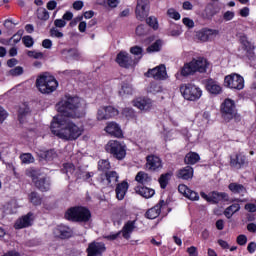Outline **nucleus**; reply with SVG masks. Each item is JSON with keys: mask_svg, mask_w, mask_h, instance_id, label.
Instances as JSON below:
<instances>
[{"mask_svg": "<svg viewBox=\"0 0 256 256\" xmlns=\"http://www.w3.org/2000/svg\"><path fill=\"white\" fill-rule=\"evenodd\" d=\"M82 105L83 100L81 98L71 96H65L56 105V109L60 114L55 116L51 122L50 129L53 135L64 141H76V139H79L83 135L85 128L67 118L81 117V114L77 110L81 109Z\"/></svg>", "mask_w": 256, "mask_h": 256, "instance_id": "f257e3e1", "label": "nucleus"}, {"mask_svg": "<svg viewBox=\"0 0 256 256\" xmlns=\"http://www.w3.org/2000/svg\"><path fill=\"white\" fill-rule=\"evenodd\" d=\"M209 67V61L203 57L192 59L191 62L184 64L181 70V75L187 77L194 73H205Z\"/></svg>", "mask_w": 256, "mask_h": 256, "instance_id": "f03ea898", "label": "nucleus"}, {"mask_svg": "<svg viewBox=\"0 0 256 256\" xmlns=\"http://www.w3.org/2000/svg\"><path fill=\"white\" fill-rule=\"evenodd\" d=\"M36 87L38 91L43 95H49L50 93H53V91L57 90V87H59V83L57 82L55 77L45 73L37 77Z\"/></svg>", "mask_w": 256, "mask_h": 256, "instance_id": "7ed1b4c3", "label": "nucleus"}, {"mask_svg": "<svg viewBox=\"0 0 256 256\" xmlns=\"http://www.w3.org/2000/svg\"><path fill=\"white\" fill-rule=\"evenodd\" d=\"M68 221L76 223H89L91 221V211L83 206L72 207L65 213Z\"/></svg>", "mask_w": 256, "mask_h": 256, "instance_id": "20e7f679", "label": "nucleus"}, {"mask_svg": "<svg viewBox=\"0 0 256 256\" xmlns=\"http://www.w3.org/2000/svg\"><path fill=\"white\" fill-rule=\"evenodd\" d=\"M25 173L27 177L32 179L33 183L40 191H49L51 189V180L49 177L43 176L39 170L28 168Z\"/></svg>", "mask_w": 256, "mask_h": 256, "instance_id": "39448f33", "label": "nucleus"}, {"mask_svg": "<svg viewBox=\"0 0 256 256\" xmlns=\"http://www.w3.org/2000/svg\"><path fill=\"white\" fill-rule=\"evenodd\" d=\"M105 150L115 159H118V161L125 159L127 155V146L125 143L119 142L118 140H110L106 144Z\"/></svg>", "mask_w": 256, "mask_h": 256, "instance_id": "423d86ee", "label": "nucleus"}, {"mask_svg": "<svg viewBox=\"0 0 256 256\" xmlns=\"http://www.w3.org/2000/svg\"><path fill=\"white\" fill-rule=\"evenodd\" d=\"M180 93L186 101H199L203 96V90L193 83L182 84L180 86Z\"/></svg>", "mask_w": 256, "mask_h": 256, "instance_id": "0eeeda50", "label": "nucleus"}, {"mask_svg": "<svg viewBox=\"0 0 256 256\" xmlns=\"http://www.w3.org/2000/svg\"><path fill=\"white\" fill-rule=\"evenodd\" d=\"M220 111L222 114V119H224L226 123H229V121L237 117V108L235 106V101L230 98H226L224 100V102L221 104Z\"/></svg>", "mask_w": 256, "mask_h": 256, "instance_id": "6e6552de", "label": "nucleus"}, {"mask_svg": "<svg viewBox=\"0 0 256 256\" xmlns=\"http://www.w3.org/2000/svg\"><path fill=\"white\" fill-rule=\"evenodd\" d=\"M224 85L225 87H228V89H235L236 91H241V89H244L245 87V79H243V76L232 73L224 78Z\"/></svg>", "mask_w": 256, "mask_h": 256, "instance_id": "1a4fd4ad", "label": "nucleus"}, {"mask_svg": "<svg viewBox=\"0 0 256 256\" xmlns=\"http://www.w3.org/2000/svg\"><path fill=\"white\" fill-rule=\"evenodd\" d=\"M221 35L219 29L213 28H202L200 31L197 32V39L202 41V43H207L211 41H215L217 37Z\"/></svg>", "mask_w": 256, "mask_h": 256, "instance_id": "9d476101", "label": "nucleus"}, {"mask_svg": "<svg viewBox=\"0 0 256 256\" xmlns=\"http://www.w3.org/2000/svg\"><path fill=\"white\" fill-rule=\"evenodd\" d=\"M149 5V0H137L135 13L138 21H145L147 19L149 16Z\"/></svg>", "mask_w": 256, "mask_h": 256, "instance_id": "9b49d317", "label": "nucleus"}, {"mask_svg": "<svg viewBox=\"0 0 256 256\" xmlns=\"http://www.w3.org/2000/svg\"><path fill=\"white\" fill-rule=\"evenodd\" d=\"M119 115V110L115 109L113 106H102L98 109L96 119L98 121H105L111 119V117H117Z\"/></svg>", "mask_w": 256, "mask_h": 256, "instance_id": "f8f14e48", "label": "nucleus"}, {"mask_svg": "<svg viewBox=\"0 0 256 256\" xmlns=\"http://www.w3.org/2000/svg\"><path fill=\"white\" fill-rule=\"evenodd\" d=\"M145 76L152 77L153 79H156V81H165V79H167V68L165 65L161 64L153 69H149Z\"/></svg>", "mask_w": 256, "mask_h": 256, "instance_id": "ddd939ff", "label": "nucleus"}, {"mask_svg": "<svg viewBox=\"0 0 256 256\" xmlns=\"http://www.w3.org/2000/svg\"><path fill=\"white\" fill-rule=\"evenodd\" d=\"M145 167L147 171H161L163 169V160L159 156L149 155L146 157Z\"/></svg>", "mask_w": 256, "mask_h": 256, "instance_id": "4468645a", "label": "nucleus"}, {"mask_svg": "<svg viewBox=\"0 0 256 256\" xmlns=\"http://www.w3.org/2000/svg\"><path fill=\"white\" fill-rule=\"evenodd\" d=\"M116 63L119 64L120 67H124V69H129V67H135V61L129 53L125 51H121L116 56Z\"/></svg>", "mask_w": 256, "mask_h": 256, "instance_id": "2eb2a0df", "label": "nucleus"}, {"mask_svg": "<svg viewBox=\"0 0 256 256\" xmlns=\"http://www.w3.org/2000/svg\"><path fill=\"white\" fill-rule=\"evenodd\" d=\"M248 164L249 160H247V156L243 152H238L230 157V165L234 169H241V167Z\"/></svg>", "mask_w": 256, "mask_h": 256, "instance_id": "dca6fc26", "label": "nucleus"}, {"mask_svg": "<svg viewBox=\"0 0 256 256\" xmlns=\"http://www.w3.org/2000/svg\"><path fill=\"white\" fill-rule=\"evenodd\" d=\"M104 131L111 137H116L117 139H122L123 137V130L121 129V126L117 124V122H108L104 128Z\"/></svg>", "mask_w": 256, "mask_h": 256, "instance_id": "f3484780", "label": "nucleus"}, {"mask_svg": "<svg viewBox=\"0 0 256 256\" xmlns=\"http://www.w3.org/2000/svg\"><path fill=\"white\" fill-rule=\"evenodd\" d=\"M201 197L208 201V203H219V201H227L229 199V196L225 192H212L209 195L201 192Z\"/></svg>", "mask_w": 256, "mask_h": 256, "instance_id": "a211bd4d", "label": "nucleus"}, {"mask_svg": "<svg viewBox=\"0 0 256 256\" xmlns=\"http://www.w3.org/2000/svg\"><path fill=\"white\" fill-rule=\"evenodd\" d=\"M133 106L140 111H151L153 109V100L147 97L137 98L133 101Z\"/></svg>", "mask_w": 256, "mask_h": 256, "instance_id": "6ab92c4d", "label": "nucleus"}, {"mask_svg": "<svg viewBox=\"0 0 256 256\" xmlns=\"http://www.w3.org/2000/svg\"><path fill=\"white\" fill-rule=\"evenodd\" d=\"M105 244L102 242H92L88 245L87 253L88 256H103L105 253Z\"/></svg>", "mask_w": 256, "mask_h": 256, "instance_id": "aec40b11", "label": "nucleus"}, {"mask_svg": "<svg viewBox=\"0 0 256 256\" xmlns=\"http://www.w3.org/2000/svg\"><path fill=\"white\" fill-rule=\"evenodd\" d=\"M54 235L59 239H69L73 237V230L69 226L60 225L54 229Z\"/></svg>", "mask_w": 256, "mask_h": 256, "instance_id": "412c9836", "label": "nucleus"}, {"mask_svg": "<svg viewBox=\"0 0 256 256\" xmlns=\"http://www.w3.org/2000/svg\"><path fill=\"white\" fill-rule=\"evenodd\" d=\"M33 213L29 212L27 215L18 219L14 225L15 229H25V227H31L33 225Z\"/></svg>", "mask_w": 256, "mask_h": 256, "instance_id": "4be33fe9", "label": "nucleus"}, {"mask_svg": "<svg viewBox=\"0 0 256 256\" xmlns=\"http://www.w3.org/2000/svg\"><path fill=\"white\" fill-rule=\"evenodd\" d=\"M63 173H66L68 177H75V179H77V177H83L82 174H79L81 173V168H76L72 163L63 165Z\"/></svg>", "mask_w": 256, "mask_h": 256, "instance_id": "5701e85b", "label": "nucleus"}, {"mask_svg": "<svg viewBox=\"0 0 256 256\" xmlns=\"http://www.w3.org/2000/svg\"><path fill=\"white\" fill-rule=\"evenodd\" d=\"M135 223H136L135 220H131L124 224L122 230L120 231L124 239H127V240L131 239V233L135 231V227H136Z\"/></svg>", "mask_w": 256, "mask_h": 256, "instance_id": "b1692460", "label": "nucleus"}, {"mask_svg": "<svg viewBox=\"0 0 256 256\" xmlns=\"http://www.w3.org/2000/svg\"><path fill=\"white\" fill-rule=\"evenodd\" d=\"M129 190V183L123 181L122 183L117 184L116 186V198L118 201H123L127 191Z\"/></svg>", "mask_w": 256, "mask_h": 256, "instance_id": "393cba45", "label": "nucleus"}, {"mask_svg": "<svg viewBox=\"0 0 256 256\" xmlns=\"http://www.w3.org/2000/svg\"><path fill=\"white\" fill-rule=\"evenodd\" d=\"M60 54L62 59H66L67 61H69V59H79L81 55L77 49H69V48H65L61 50Z\"/></svg>", "mask_w": 256, "mask_h": 256, "instance_id": "a878e982", "label": "nucleus"}, {"mask_svg": "<svg viewBox=\"0 0 256 256\" xmlns=\"http://www.w3.org/2000/svg\"><path fill=\"white\" fill-rule=\"evenodd\" d=\"M228 189L229 191H231V193H234L235 195H245V193H247V189H245V186L239 183H230Z\"/></svg>", "mask_w": 256, "mask_h": 256, "instance_id": "bb28decb", "label": "nucleus"}, {"mask_svg": "<svg viewBox=\"0 0 256 256\" xmlns=\"http://www.w3.org/2000/svg\"><path fill=\"white\" fill-rule=\"evenodd\" d=\"M136 193H138V195H141V197H144V199H151V197L155 195V190L149 187L143 186V187H137Z\"/></svg>", "mask_w": 256, "mask_h": 256, "instance_id": "cd10ccee", "label": "nucleus"}, {"mask_svg": "<svg viewBox=\"0 0 256 256\" xmlns=\"http://www.w3.org/2000/svg\"><path fill=\"white\" fill-rule=\"evenodd\" d=\"M177 176L179 179L189 180L193 178V168L191 166H186L178 171Z\"/></svg>", "mask_w": 256, "mask_h": 256, "instance_id": "c85d7f7f", "label": "nucleus"}, {"mask_svg": "<svg viewBox=\"0 0 256 256\" xmlns=\"http://www.w3.org/2000/svg\"><path fill=\"white\" fill-rule=\"evenodd\" d=\"M206 89L212 95H219L221 92V85L213 80H209L206 84Z\"/></svg>", "mask_w": 256, "mask_h": 256, "instance_id": "c756f323", "label": "nucleus"}, {"mask_svg": "<svg viewBox=\"0 0 256 256\" xmlns=\"http://www.w3.org/2000/svg\"><path fill=\"white\" fill-rule=\"evenodd\" d=\"M162 203H164V202L163 201L160 202L159 204H157L153 208H150L146 212L147 219H157V217H159V215L161 214V205H162Z\"/></svg>", "mask_w": 256, "mask_h": 256, "instance_id": "7c9ffc66", "label": "nucleus"}, {"mask_svg": "<svg viewBox=\"0 0 256 256\" xmlns=\"http://www.w3.org/2000/svg\"><path fill=\"white\" fill-rule=\"evenodd\" d=\"M240 209H241V205L239 203H234L225 209L224 215L227 219H231V217H233L235 213L240 211Z\"/></svg>", "mask_w": 256, "mask_h": 256, "instance_id": "2f4dec72", "label": "nucleus"}, {"mask_svg": "<svg viewBox=\"0 0 256 256\" xmlns=\"http://www.w3.org/2000/svg\"><path fill=\"white\" fill-rule=\"evenodd\" d=\"M106 181L110 187H113L119 181V174L115 171H110L106 173Z\"/></svg>", "mask_w": 256, "mask_h": 256, "instance_id": "473e14b6", "label": "nucleus"}, {"mask_svg": "<svg viewBox=\"0 0 256 256\" xmlns=\"http://www.w3.org/2000/svg\"><path fill=\"white\" fill-rule=\"evenodd\" d=\"M199 159V154L195 152H190L185 156V163H187V165H195V163H197Z\"/></svg>", "mask_w": 256, "mask_h": 256, "instance_id": "72a5a7b5", "label": "nucleus"}, {"mask_svg": "<svg viewBox=\"0 0 256 256\" xmlns=\"http://www.w3.org/2000/svg\"><path fill=\"white\" fill-rule=\"evenodd\" d=\"M133 94V86L129 83H122L121 89L119 90V95L121 97H125V95H132Z\"/></svg>", "mask_w": 256, "mask_h": 256, "instance_id": "f704fd0d", "label": "nucleus"}, {"mask_svg": "<svg viewBox=\"0 0 256 256\" xmlns=\"http://www.w3.org/2000/svg\"><path fill=\"white\" fill-rule=\"evenodd\" d=\"M135 180L143 185L145 183H149L151 181V177L149 174L145 172H138L135 177Z\"/></svg>", "mask_w": 256, "mask_h": 256, "instance_id": "c9c22d12", "label": "nucleus"}, {"mask_svg": "<svg viewBox=\"0 0 256 256\" xmlns=\"http://www.w3.org/2000/svg\"><path fill=\"white\" fill-rule=\"evenodd\" d=\"M161 47H163V42L161 40H157L147 48V53H157L161 51Z\"/></svg>", "mask_w": 256, "mask_h": 256, "instance_id": "e433bc0d", "label": "nucleus"}, {"mask_svg": "<svg viewBox=\"0 0 256 256\" xmlns=\"http://www.w3.org/2000/svg\"><path fill=\"white\" fill-rule=\"evenodd\" d=\"M161 91H163V87L161 86V84L156 82L150 83L148 87V93H153V95H157V93H161Z\"/></svg>", "mask_w": 256, "mask_h": 256, "instance_id": "4c0bfd02", "label": "nucleus"}, {"mask_svg": "<svg viewBox=\"0 0 256 256\" xmlns=\"http://www.w3.org/2000/svg\"><path fill=\"white\" fill-rule=\"evenodd\" d=\"M20 159L25 165L35 163V158L33 157V155H31V153H24L20 155Z\"/></svg>", "mask_w": 256, "mask_h": 256, "instance_id": "58836bf2", "label": "nucleus"}, {"mask_svg": "<svg viewBox=\"0 0 256 256\" xmlns=\"http://www.w3.org/2000/svg\"><path fill=\"white\" fill-rule=\"evenodd\" d=\"M170 178H171V174H169V173L162 174L160 176L159 183H160L161 189H165V187H167V184L169 183Z\"/></svg>", "mask_w": 256, "mask_h": 256, "instance_id": "ea45409f", "label": "nucleus"}, {"mask_svg": "<svg viewBox=\"0 0 256 256\" xmlns=\"http://www.w3.org/2000/svg\"><path fill=\"white\" fill-rule=\"evenodd\" d=\"M37 17L41 19V21H47L49 19V12L45 8H40L37 11Z\"/></svg>", "mask_w": 256, "mask_h": 256, "instance_id": "a19ab883", "label": "nucleus"}, {"mask_svg": "<svg viewBox=\"0 0 256 256\" xmlns=\"http://www.w3.org/2000/svg\"><path fill=\"white\" fill-rule=\"evenodd\" d=\"M99 5L110 7V9H115L119 5V0H104V2H100Z\"/></svg>", "mask_w": 256, "mask_h": 256, "instance_id": "79ce46f5", "label": "nucleus"}, {"mask_svg": "<svg viewBox=\"0 0 256 256\" xmlns=\"http://www.w3.org/2000/svg\"><path fill=\"white\" fill-rule=\"evenodd\" d=\"M167 15L170 17V19H174L175 21H179V19H181V14L174 8H169L167 10Z\"/></svg>", "mask_w": 256, "mask_h": 256, "instance_id": "37998d69", "label": "nucleus"}, {"mask_svg": "<svg viewBox=\"0 0 256 256\" xmlns=\"http://www.w3.org/2000/svg\"><path fill=\"white\" fill-rule=\"evenodd\" d=\"M98 169L100 171H109L111 169V163H109V160H100L98 162Z\"/></svg>", "mask_w": 256, "mask_h": 256, "instance_id": "c03bdc74", "label": "nucleus"}, {"mask_svg": "<svg viewBox=\"0 0 256 256\" xmlns=\"http://www.w3.org/2000/svg\"><path fill=\"white\" fill-rule=\"evenodd\" d=\"M146 23L155 31L156 29H159V22L157 21V18H155L154 16H150L148 19H146Z\"/></svg>", "mask_w": 256, "mask_h": 256, "instance_id": "a18cd8bd", "label": "nucleus"}, {"mask_svg": "<svg viewBox=\"0 0 256 256\" xmlns=\"http://www.w3.org/2000/svg\"><path fill=\"white\" fill-rule=\"evenodd\" d=\"M29 200L33 205H41V197H39L36 192L30 193Z\"/></svg>", "mask_w": 256, "mask_h": 256, "instance_id": "49530a36", "label": "nucleus"}, {"mask_svg": "<svg viewBox=\"0 0 256 256\" xmlns=\"http://www.w3.org/2000/svg\"><path fill=\"white\" fill-rule=\"evenodd\" d=\"M130 53H132V55L140 56L139 59H141V57H143V48L140 46H133L130 48Z\"/></svg>", "mask_w": 256, "mask_h": 256, "instance_id": "de8ad7c7", "label": "nucleus"}, {"mask_svg": "<svg viewBox=\"0 0 256 256\" xmlns=\"http://www.w3.org/2000/svg\"><path fill=\"white\" fill-rule=\"evenodd\" d=\"M9 75L12 77H17L19 75H23V67L17 66L9 71Z\"/></svg>", "mask_w": 256, "mask_h": 256, "instance_id": "09e8293b", "label": "nucleus"}, {"mask_svg": "<svg viewBox=\"0 0 256 256\" xmlns=\"http://www.w3.org/2000/svg\"><path fill=\"white\" fill-rule=\"evenodd\" d=\"M136 35H138L139 37H141L143 35H147V27L143 24L137 26Z\"/></svg>", "mask_w": 256, "mask_h": 256, "instance_id": "8fccbe9b", "label": "nucleus"}, {"mask_svg": "<svg viewBox=\"0 0 256 256\" xmlns=\"http://www.w3.org/2000/svg\"><path fill=\"white\" fill-rule=\"evenodd\" d=\"M79 175H82L83 177H77L76 179H83L84 181H89V179H91V177H93L92 172H86L83 170H80Z\"/></svg>", "mask_w": 256, "mask_h": 256, "instance_id": "3c124183", "label": "nucleus"}, {"mask_svg": "<svg viewBox=\"0 0 256 256\" xmlns=\"http://www.w3.org/2000/svg\"><path fill=\"white\" fill-rule=\"evenodd\" d=\"M187 199H190V201H199V194L193 190H189V192L186 195Z\"/></svg>", "mask_w": 256, "mask_h": 256, "instance_id": "603ef678", "label": "nucleus"}, {"mask_svg": "<svg viewBox=\"0 0 256 256\" xmlns=\"http://www.w3.org/2000/svg\"><path fill=\"white\" fill-rule=\"evenodd\" d=\"M23 38V30H19L16 34L13 35L11 38V41H13L14 44L19 43L21 39Z\"/></svg>", "mask_w": 256, "mask_h": 256, "instance_id": "864d4df0", "label": "nucleus"}, {"mask_svg": "<svg viewBox=\"0 0 256 256\" xmlns=\"http://www.w3.org/2000/svg\"><path fill=\"white\" fill-rule=\"evenodd\" d=\"M50 35L51 37H56V39H62V37L64 36L63 32L59 31L57 28H52L50 30Z\"/></svg>", "mask_w": 256, "mask_h": 256, "instance_id": "5fc2aeb1", "label": "nucleus"}, {"mask_svg": "<svg viewBox=\"0 0 256 256\" xmlns=\"http://www.w3.org/2000/svg\"><path fill=\"white\" fill-rule=\"evenodd\" d=\"M22 41H23V43H24V45H25V47H31L32 45H34V41H33V37H31V36H24L23 38H22Z\"/></svg>", "mask_w": 256, "mask_h": 256, "instance_id": "6e6d98bb", "label": "nucleus"}, {"mask_svg": "<svg viewBox=\"0 0 256 256\" xmlns=\"http://www.w3.org/2000/svg\"><path fill=\"white\" fill-rule=\"evenodd\" d=\"M28 57H32L33 59H43V53L37 51H28Z\"/></svg>", "mask_w": 256, "mask_h": 256, "instance_id": "4d7b16f0", "label": "nucleus"}, {"mask_svg": "<svg viewBox=\"0 0 256 256\" xmlns=\"http://www.w3.org/2000/svg\"><path fill=\"white\" fill-rule=\"evenodd\" d=\"M182 22L188 29H193L195 27V22L191 18H183Z\"/></svg>", "mask_w": 256, "mask_h": 256, "instance_id": "13d9d810", "label": "nucleus"}, {"mask_svg": "<svg viewBox=\"0 0 256 256\" xmlns=\"http://www.w3.org/2000/svg\"><path fill=\"white\" fill-rule=\"evenodd\" d=\"M44 157L47 161H51V159H55V157H57V153L55 150H48L45 152Z\"/></svg>", "mask_w": 256, "mask_h": 256, "instance_id": "bf43d9fd", "label": "nucleus"}, {"mask_svg": "<svg viewBox=\"0 0 256 256\" xmlns=\"http://www.w3.org/2000/svg\"><path fill=\"white\" fill-rule=\"evenodd\" d=\"M236 243L238 245H247V236L244 234H240L237 238H236Z\"/></svg>", "mask_w": 256, "mask_h": 256, "instance_id": "052dcab7", "label": "nucleus"}, {"mask_svg": "<svg viewBox=\"0 0 256 256\" xmlns=\"http://www.w3.org/2000/svg\"><path fill=\"white\" fill-rule=\"evenodd\" d=\"M178 191H179V193L184 195V197H187V194L189 193L190 189H189V187H187V185L181 184L178 186Z\"/></svg>", "mask_w": 256, "mask_h": 256, "instance_id": "680f3d73", "label": "nucleus"}, {"mask_svg": "<svg viewBox=\"0 0 256 256\" xmlns=\"http://www.w3.org/2000/svg\"><path fill=\"white\" fill-rule=\"evenodd\" d=\"M54 25L58 29H63V27H65L67 25V22L63 18L62 19H56L54 21Z\"/></svg>", "mask_w": 256, "mask_h": 256, "instance_id": "e2e57ef3", "label": "nucleus"}, {"mask_svg": "<svg viewBox=\"0 0 256 256\" xmlns=\"http://www.w3.org/2000/svg\"><path fill=\"white\" fill-rule=\"evenodd\" d=\"M120 235V231L117 233H110L109 235L104 236V239H107L108 241H115V239H118Z\"/></svg>", "mask_w": 256, "mask_h": 256, "instance_id": "0e129e2a", "label": "nucleus"}, {"mask_svg": "<svg viewBox=\"0 0 256 256\" xmlns=\"http://www.w3.org/2000/svg\"><path fill=\"white\" fill-rule=\"evenodd\" d=\"M244 209L248 211V213H255L256 212V205L253 203H247L244 206Z\"/></svg>", "mask_w": 256, "mask_h": 256, "instance_id": "69168bd1", "label": "nucleus"}, {"mask_svg": "<svg viewBox=\"0 0 256 256\" xmlns=\"http://www.w3.org/2000/svg\"><path fill=\"white\" fill-rule=\"evenodd\" d=\"M187 253L189 256H199V253L197 252V247L195 246L187 248Z\"/></svg>", "mask_w": 256, "mask_h": 256, "instance_id": "338daca9", "label": "nucleus"}, {"mask_svg": "<svg viewBox=\"0 0 256 256\" xmlns=\"http://www.w3.org/2000/svg\"><path fill=\"white\" fill-rule=\"evenodd\" d=\"M247 251L250 252L251 254L255 253L256 243L255 242H250L247 246Z\"/></svg>", "mask_w": 256, "mask_h": 256, "instance_id": "774afa93", "label": "nucleus"}]
</instances>
